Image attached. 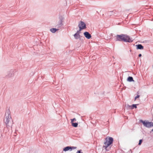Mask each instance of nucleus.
<instances>
[{
    "mask_svg": "<svg viewBox=\"0 0 153 153\" xmlns=\"http://www.w3.org/2000/svg\"><path fill=\"white\" fill-rule=\"evenodd\" d=\"M71 123H72L74 122V121H76V119L75 118H74V119H71Z\"/></svg>",
    "mask_w": 153,
    "mask_h": 153,
    "instance_id": "nucleus-16",
    "label": "nucleus"
},
{
    "mask_svg": "<svg viewBox=\"0 0 153 153\" xmlns=\"http://www.w3.org/2000/svg\"><path fill=\"white\" fill-rule=\"evenodd\" d=\"M152 131L153 132V129L152 130Z\"/></svg>",
    "mask_w": 153,
    "mask_h": 153,
    "instance_id": "nucleus-21",
    "label": "nucleus"
},
{
    "mask_svg": "<svg viewBox=\"0 0 153 153\" xmlns=\"http://www.w3.org/2000/svg\"><path fill=\"white\" fill-rule=\"evenodd\" d=\"M71 124L72 126L75 127H77L78 125V123H74L73 122L72 123H71Z\"/></svg>",
    "mask_w": 153,
    "mask_h": 153,
    "instance_id": "nucleus-12",
    "label": "nucleus"
},
{
    "mask_svg": "<svg viewBox=\"0 0 153 153\" xmlns=\"http://www.w3.org/2000/svg\"><path fill=\"white\" fill-rule=\"evenodd\" d=\"M58 30V29H56V28H52L50 29V31L52 33H55L56 32V31H57Z\"/></svg>",
    "mask_w": 153,
    "mask_h": 153,
    "instance_id": "nucleus-11",
    "label": "nucleus"
},
{
    "mask_svg": "<svg viewBox=\"0 0 153 153\" xmlns=\"http://www.w3.org/2000/svg\"><path fill=\"white\" fill-rule=\"evenodd\" d=\"M4 122L7 127L11 126L13 124V121L10 115L8 113L5 114Z\"/></svg>",
    "mask_w": 153,
    "mask_h": 153,
    "instance_id": "nucleus-3",
    "label": "nucleus"
},
{
    "mask_svg": "<svg viewBox=\"0 0 153 153\" xmlns=\"http://www.w3.org/2000/svg\"><path fill=\"white\" fill-rule=\"evenodd\" d=\"M136 46H137V49H143V46L141 45H138Z\"/></svg>",
    "mask_w": 153,
    "mask_h": 153,
    "instance_id": "nucleus-7",
    "label": "nucleus"
},
{
    "mask_svg": "<svg viewBox=\"0 0 153 153\" xmlns=\"http://www.w3.org/2000/svg\"><path fill=\"white\" fill-rule=\"evenodd\" d=\"M74 36L75 38V39H78L79 38V37H80V35L79 34V33H76L74 35Z\"/></svg>",
    "mask_w": 153,
    "mask_h": 153,
    "instance_id": "nucleus-9",
    "label": "nucleus"
},
{
    "mask_svg": "<svg viewBox=\"0 0 153 153\" xmlns=\"http://www.w3.org/2000/svg\"><path fill=\"white\" fill-rule=\"evenodd\" d=\"M84 34L86 38L88 39H90L91 38V36L89 33L87 32H85Z\"/></svg>",
    "mask_w": 153,
    "mask_h": 153,
    "instance_id": "nucleus-6",
    "label": "nucleus"
},
{
    "mask_svg": "<svg viewBox=\"0 0 153 153\" xmlns=\"http://www.w3.org/2000/svg\"><path fill=\"white\" fill-rule=\"evenodd\" d=\"M77 153H81V151L80 150H78L77 151Z\"/></svg>",
    "mask_w": 153,
    "mask_h": 153,
    "instance_id": "nucleus-19",
    "label": "nucleus"
},
{
    "mask_svg": "<svg viewBox=\"0 0 153 153\" xmlns=\"http://www.w3.org/2000/svg\"><path fill=\"white\" fill-rule=\"evenodd\" d=\"M62 20H61L59 22V23L58 25L59 27H60L61 26L62 24Z\"/></svg>",
    "mask_w": 153,
    "mask_h": 153,
    "instance_id": "nucleus-15",
    "label": "nucleus"
},
{
    "mask_svg": "<svg viewBox=\"0 0 153 153\" xmlns=\"http://www.w3.org/2000/svg\"><path fill=\"white\" fill-rule=\"evenodd\" d=\"M130 107H131V109H132L134 108H136L137 107L136 106V105H134V104L132 106H130Z\"/></svg>",
    "mask_w": 153,
    "mask_h": 153,
    "instance_id": "nucleus-13",
    "label": "nucleus"
},
{
    "mask_svg": "<svg viewBox=\"0 0 153 153\" xmlns=\"http://www.w3.org/2000/svg\"><path fill=\"white\" fill-rule=\"evenodd\" d=\"M141 54H140L139 55V56L140 57L141 56Z\"/></svg>",
    "mask_w": 153,
    "mask_h": 153,
    "instance_id": "nucleus-20",
    "label": "nucleus"
},
{
    "mask_svg": "<svg viewBox=\"0 0 153 153\" xmlns=\"http://www.w3.org/2000/svg\"><path fill=\"white\" fill-rule=\"evenodd\" d=\"M113 142V139L110 137H107L105 140L104 145L103 146L104 148L107 151H109L111 149V145Z\"/></svg>",
    "mask_w": 153,
    "mask_h": 153,
    "instance_id": "nucleus-2",
    "label": "nucleus"
},
{
    "mask_svg": "<svg viewBox=\"0 0 153 153\" xmlns=\"http://www.w3.org/2000/svg\"><path fill=\"white\" fill-rule=\"evenodd\" d=\"M117 40L122 41L126 42H130L133 41V39L126 34L117 35L116 36Z\"/></svg>",
    "mask_w": 153,
    "mask_h": 153,
    "instance_id": "nucleus-1",
    "label": "nucleus"
},
{
    "mask_svg": "<svg viewBox=\"0 0 153 153\" xmlns=\"http://www.w3.org/2000/svg\"><path fill=\"white\" fill-rule=\"evenodd\" d=\"M71 147L70 146H67L65 148L63 149V151H67L68 150L70 151Z\"/></svg>",
    "mask_w": 153,
    "mask_h": 153,
    "instance_id": "nucleus-8",
    "label": "nucleus"
},
{
    "mask_svg": "<svg viewBox=\"0 0 153 153\" xmlns=\"http://www.w3.org/2000/svg\"><path fill=\"white\" fill-rule=\"evenodd\" d=\"M140 122L143 123L144 126L147 128H150L153 126V123L147 121H144L142 120H140Z\"/></svg>",
    "mask_w": 153,
    "mask_h": 153,
    "instance_id": "nucleus-4",
    "label": "nucleus"
},
{
    "mask_svg": "<svg viewBox=\"0 0 153 153\" xmlns=\"http://www.w3.org/2000/svg\"><path fill=\"white\" fill-rule=\"evenodd\" d=\"M127 80L129 82L134 81L133 77L131 76L128 77L127 78Z\"/></svg>",
    "mask_w": 153,
    "mask_h": 153,
    "instance_id": "nucleus-10",
    "label": "nucleus"
},
{
    "mask_svg": "<svg viewBox=\"0 0 153 153\" xmlns=\"http://www.w3.org/2000/svg\"><path fill=\"white\" fill-rule=\"evenodd\" d=\"M140 97V96L139 95H137V96H136L135 98V100H136L137 98H139Z\"/></svg>",
    "mask_w": 153,
    "mask_h": 153,
    "instance_id": "nucleus-18",
    "label": "nucleus"
},
{
    "mask_svg": "<svg viewBox=\"0 0 153 153\" xmlns=\"http://www.w3.org/2000/svg\"><path fill=\"white\" fill-rule=\"evenodd\" d=\"M71 147V149H70V151H72L73 149H76V147H74V146H72L70 147Z\"/></svg>",
    "mask_w": 153,
    "mask_h": 153,
    "instance_id": "nucleus-14",
    "label": "nucleus"
},
{
    "mask_svg": "<svg viewBox=\"0 0 153 153\" xmlns=\"http://www.w3.org/2000/svg\"><path fill=\"white\" fill-rule=\"evenodd\" d=\"M78 27L79 28V31H80L86 28L85 24L82 21H80V23L79 24Z\"/></svg>",
    "mask_w": 153,
    "mask_h": 153,
    "instance_id": "nucleus-5",
    "label": "nucleus"
},
{
    "mask_svg": "<svg viewBox=\"0 0 153 153\" xmlns=\"http://www.w3.org/2000/svg\"><path fill=\"white\" fill-rule=\"evenodd\" d=\"M142 142V140H140L139 142V143H138V145H140L141 144Z\"/></svg>",
    "mask_w": 153,
    "mask_h": 153,
    "instance_id": "nucleus-17",
    "label": "nucleus"
}]
</instances>
